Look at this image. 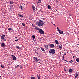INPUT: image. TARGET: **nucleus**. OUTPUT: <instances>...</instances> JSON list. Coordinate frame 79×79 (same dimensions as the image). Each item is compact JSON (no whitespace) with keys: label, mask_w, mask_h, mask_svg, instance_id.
I'll return each instance as SVG.
<instances>
[{"label":"nucleus","mask_w":79,"mask_h":79,"mask_svg":"<svg viewBox=\"0 0 79 79\" xmlns=\"http://www.w3.org/2000/svg\"><path fill=\"white\" fill-rule=\"evenodd\" d=\"M32 37L33 39H35V36L34 35H32Z\"/></svg>","instance_id":"c756f323"},{"label":"nucleus","mask_w":79,"mask_h":79,"mask_svg":"<svg viewBox=\"0 0 79 79\" xmlns=\"http://www.w3.org/2000/svg\"><path fill=\"white\" fill-rule=\"evenodd\" d=\"M37 26H44V22L41 20H39V21H38L36 23Z\"/></svg>","instance_id":"f257e3e1"},{"label":"nucleus","mask_w":79,"mask_h":79,"mask_svg":"<svg viewBox=\"0 0 79 79\" xmlns=\"http://www.w3.org/2000/svg\"><path fill=\"white\" fill-rule=\"evenodd\" d=\"M20 8L22 10H24V7L22 6H20Z\"/></svg>","instance_id":"f3484780"},{"label":"nucleus","mask_w":79,"mask_h":79,"mask_svg":"<svg viewBox=\"0 0 79 79\" xmlns=\"http://www.w3.org/2000/svg\"><path fill=\"white\" fill-rule=\"evenodd\" d=\"M18 40H15V41H18Z\"/></svg>","instance_id":"37998d69"},{"label":"nucleus","mask_w":79,"mask_h":79,"mask_svg":"<svg viewBox=\"0 0 79 79\" xmlns=\"http://www.w3.org/2000/svg\"><path fill=\"white\" fill-rule=\"evenodd\" d=\"M66 60L64 59V61H66Z\"/></svg>","instance_id":"49530a36"},{"label":"nucleus","mask_w":79,"mask_h":79,"mask_svg":"<svg viewBox=\"0 0 79 79\" xmlns=\"http://www.w3.org/2000/svg\"><path fill=\"white\" fill-rule=\"evenodd\" d=\"M37 77H38V79H40V76L39 75H38Z\"/></svg>","instance_id":"a878e982"},{"label":"nucleus","mask_w":79,"mask_h":79,"mask_svg":"<svg viewBox=\"0 0 79 79\" xmlns=\"http://www.w3.org/2000/svg\"><path fill=\"white\" fill-rule=\"evenodd\" d=\"M58 48H60V49H62L63 48V47H62V46L61 45V46L60 45L58 46Z\"/></svg>","instance_id":"f8f14e48"},{"label":"nucleus","mask_w":79,"mask_h":79,"mask_svg":"<svg viewBox=\"0 0 79 79\" xmlns=\"http://www.w3.org/2000/svg\"><path fill=\"white\" fill-rule=\"evenodd\" d=\"M22 25H23V26H24V27L26 26V25L23 23H22Z\"/></svg>","instance_id":"cd10ccee"},{"label":"nucleus","mask_w":79,"mask_h":79,"mask_svg":"<svg viewBox=\"0 0 79 79\" xmlns=\"http://www.w3.org/2000/svg\"><path fill=\"white\" fill-rule=\"evenodd\" d=\"M59 33L60 34H62L63 33V32L62 31L60 30L59 31Z\"/></svg>","instance_id":"ddd939ff"},{"label":"nucleus","mask_w":79,"mask_h":79,"mask_svg":"<svg viewBox=\"0 0 79 79\" xmlns=\"http://www.w3.org/2000/svg\"><path fill=\"white\" fill-rule=\"evenodd\" d=\"M16 47H17V48L19 49V50H21V48L20 47H19V46H17Z\"/></svg>","instance_id":"b1692460"},{"label":"nucleus","mask_w":79,"mask_h":79,"mask_svg":"<svg viewBox=\"0 0 79 79\" xmlns=\"http://www.w3.org/2000/svg\"><path fill=\"white\" fill-rule=\"evenodd\" d=\"M76 61H77V62H79V58H77L76 59Z\"/></svg>","instance_id":"4be33fe9"},{"label":"nucleus","mask_w":79,"mask_h":79,"mask_svg":"<svg viewBox=\"0 0 79 79\" xmlns=\"http://www.w3.org/2000/svg\"><path fill=\"white\" fill-rule=\"evenodd\" d=\"M31 79H35V77H31Z\"/></svg>","instance_id":"393cba45"},{"label":"nucleus","mask_w":79,"mask_h":79,"mask_svg":"<svg viewBox=\"0 0 79 79\" xmlns=\"http://www.w3.org/2000/svg\"><path fill=\"white\" fill-rule=\"evenodd\" d=\"M5 35H3L1 36V38L2 40H3L5 39Z\"/></svg>","instance_id":"423d86ee"},{"label":"nucleus","mask_w":79,"mask_h":79,"mask_svg":"<svg viewBox=\"0 0 79 79\" xmlns=\"http://www.w3.org/2000/svg\"><path fill=\"white\" fill-rule=\"evenodd\" d=\"M8 31H11L12 30V28H9L8 29Z\"/></svg>","instance_id":"bb28decb"},{"label":"nucleus","mask_w":79,"mask_h":79,"mask_svg":"<svg viewBox=\"0 0 79 79\" xmlns=\"http://www.w3.org/2000/svg\"><path fill=\"white\" fill-rule=\"evenodd\" d=\"M36 48L37 49V48Z\"/></svg>","instance_id":"3c124183"},{"label":"nucleus","mask_w":79,"mask_h":79,"mask_svg":"<svg viewBox=\"0 0 79 79\" xmlns=\"http://www.w3.org/2000/svg\"><path fill=\"white\" fill-rule=\"evenodd\" d=\"M2 2H3V0H1Z\"/></svg>","instance_id":"09e8293b"},{"label":"nucleus","mask_w":79,"mask_h":79,"mask_svg":"<svg viewBox=\"0 0 79 79\" xmlns=\"http://www.w3.org/2000/svg\"><path fill=\"white\" fill-rule=\"evenodd\" d=\"M55 43H56V44H59V43L58 42V40H55Z\"/></svg>","instance_id":"dca6fc26"},{"label":"nucleus","mask_w":79,"mask_h":79,"mask_svg":"<svg viewBox=\"0 0 79 79\" xmlns=\"http://www.w3.org/2000/svg\"><path fill=\"white\" fill-rule=\"evenodd\" d=\"M50 47H51V48H54L55 47V46L54 45V44H51L49 45Z\"/></svg>","instance_id":"9d476101"},{"label":"nucleus","mask_w":79,"mask_h":79,"mask_svg":"<svg viewBox=\"0 0 79 79\" xmlns=\"http://www.w3.org/2000/svg\"><path fill=\"white\" fill-rule=\"evenodd\" d=\"M57 30H58V31H59L60 30V29H59L58 27H57Z\"/></svg>","instance_id":"72a5a7b5"},{"label":"nucleus","mask_w":79,"mask_h":79,"mask_svg":"<svg viewBox=\"0 0 79 79\" xmlns=\"http://www.w3.org/2000/svg\"><path fill=\"white\" fill-rule=\"evenodd\" d=\"M65 61H66V62H68V61L67 60H65Z\"/></svg>","instance_id":"de8ad7c7"},{"label":"nucleus","mask_w":79,"mask_h":79,"mask_svg":"<svg viewBox=\"0 0 79 79\" xmlns=\"http://www.w3.org/2000/svg\"><path fill=\"white\" fill-rule=\"evenodd\" d=\"M35 29L36 30V31H37V30H38V31H39V29H40L39 28H38L37 27H35Z\"/></svg>","instance_id":"2eb2a0df"},{"label":"nucleus","mask_w":79,"mask_h":79,"mask_svg":"<svg viewBox=\"0 0 79 79\" xmlns=\"http://www.w3.org/2000/svg\"><path fill=\"white\" fill-rule=\"evenodd\" d=\"M48 47H49V45H45L44 49H45V50H47V49H48Z\"/></svg>","instance_id":"39448f33"},{"label":"nucleus","mask_w":79,"mask_h":79,"mask_svg":"<svg viewBox=\"0 0 79 79\" xmlns=\"http://www.w3.org/2000/svg\"><path fill=\"white\" fill-rule=\"evenodd\" d=\"M33 59H34V60L35 61H38L39 60V59H37V57H34L33 58Z\"/></svg>","instance_id":"0eeeda50"},{"label":"nucleus","mask_w":79,"mask_h":79,"mask_svg":"<svg viewBox=\"0 0 79 79\" xmlns=\"http://www.w3.org/2000/svg\"><path fill=\"white\" fill-rule=\"evenodd\" d=\"M38 32H39L40 34H44V31H43L42 29L40 28L38 31Z\"/></svg>","instance_id":"7ed1b4c3"},{"label":"nucleus","mask_w":79,"mask_h":79,"mask_svg":"<svg viewBox=\"0 0 79 79\" xmlns=\"http://www.w3.org/2000/svg\"><path fill=\"white\" fill-rule=\"evenodd\" d=\"M48 9H51V6L50 5H48Z\"/></svg>","instance_id":"aec40b11"},{"label":"nucleus","mask_w":79,"mask_h":79,"mask_svg":"<svg viewBox=\"0 0 79 79\" xmlns=\"http://www.w3.org/2000/svg\"><path fill=\"white\" fill-rule=\"evenodd\" d=\"M1 67L2 68H4V65H3L2 64L1 66Z\"/></svg>","instance_id":"c85d7f7f"},{"label":"nucleus","mask_w":79,"mask_h":79,"mask_svg":"<svg viewBox=\"0 0 79 79\" xmlns=\"http://www.w3.org/2000/svg\"><path fill=\"white\" fill-rule=\"evenodd\" d=\"M56 3H58V0H56Z\"/></svg>","instance_id":"f704fd0d"},{"label":"nucleus","mask_w":79,"mask_h":79,"mask_svg":"<svg viewBox=\"0 0 79 79\" xmlns=\"http://www.w3.org/2000/svg\"><path fill=\"white\" fill-rule=\"evenodd\" d=\"M4 40V41H6V40L5 39H3V40Z\"/></svg>","instance_id":"4c0bfd02"},{"label":"nucleus","mask_w":79,"mask_h":79,"mask_svg":"<svg viewBox=\"0 0 79 79\" xmlns=\"http://www.w3.org/2000/svg\"><path fill=\"white\" fill-rule=\"evenodd\" d=\"M11 56H12L13 59V60H14V61H16L17 58L14 55H12Z\"/></svg>","instance_id":"20e7f679"},{"label":"nucleus","mask_w":79,"mask_h":79,"mask_svg":"<svg viewBox=\"0 0 79 79\" xmlns=\"http://www.w3.org/2000/svg\"><path fill=\"white\" fill-rule=\"evenodd\" d=\"M13 6V5H11V6Z\"/></svg>","instance_id":"79ce46f5"},{"label":"nucleus","mask_w":79,"mask_h":79,"mask_svg":"<svg viewBox=\"0 0 79 79\" xmlns=\"http://www.w3.org/2000/svg\"><path fill=\"white\" fill-rule=\"evenodd\" d=\"M57 30H58V31H59L60 30V29H59L58 27H57Z\"/></svg>","instance_id":"473e14b6"},{"label":"nucleus","mask_w":79,"mask_h":79,"mask_svg":"<svg viewBox=\"0 0 79 79\" xmlns=\"http://www.w3.org/2000/svg\"><path fill=\"white\" fill-rule=\"evenodd\" d=\"M73 71V69H70L69 70V73H71Z\"/></svg>","instance_id":"6ab92c4d"},{"label":"nucleus","mask_w":79,"mask_h":79,"mask_svg":"<svg viewBox=\"0 0 79 79\" xmlns=\"http://www.w3.org/2000/svg\"><path fill=\"white\" fill-rule=\"evenodd\" d=\"M57 30H58V31H59L60 30V29H59L58 27H57Z\"/></svg>","instance_id":"2f4dec72"},{"label":"nucleus","mask_w":79,"mask_h":79,"mask_svg":"<svg viewBox=\"0 0 79 79\" xmlns=\"http://www.w3.org/2000/svg\"><path fill=\"white\" fill-rule=\"evenodd\" d=\"M41 3V0H38L37 5L39 6V3Z\"/></svg>","instance_id":"1a4fd4ad"},{"label":"nucleus","mask_w":79,"mask_h":79,"mask_svg":"<svg viewBox=\"0 0 79 79\" xmlns=\"http://www.w3.org/2000/svg\"><path fill=\"white\" fill-rule=\"evenodd\" d=\"M32 9L33 10H35V6L34 5H32Z\"/></svg>","instance_id":"9b49d317"},{"label":"nucleus","mask_w":79,"mask_h":79,"mask_svg":"<svg viewBox=\"0 0 79 79\" xmlns=\"http://www.w3.org/2000/svg\"><path fill=\"white\" fill-rule=\"evenodd\" d=\"M54 26H55V24H54Z\"/></svg>","instance_id":"8fccbe9b"},{"label":"nucleus","mask_w":79,"mask_h":79,"mask_svg":"<svg viewBox=\"0 0 79 79\" xmlns=\"http://www.w3.org/2000/svg\"><path fill=\"white\" fill-rule=\"evenodd\" d=\"M0 79H1V76H0Z\"/></svg>","instance_id":"c03bdc74"},{"label":"nucleus","mask_w":79,"mask_h":79,"mask_svg":"<svg viewBox=\"0 0 79 79\" xmlns=\"http://www.w3.org/2000/svg\"><path fill=\"white\" fill-rule=\"evenodd\" d=\"M19 65H18L17 66H15V68L16 69V68H18V67H19Z\"/></svg>","instance_id":"7c9ffc66"},{"label":"nucleus","mask_w":79,"mask_h":79,"mask_svg":"<svg viewBox=\"0 0 79 79\" xmlns=\"http://www.w3.org/2000/svg\"><path fill=\"white\" fill-rule=\"evenodd\" d=\"M64 55H66V53H64Z\"/></svg>","instance_id":"c9c22d12"},{"label":"nucleus","mask_w":79,"mask_h":79,"mask_svg":"<svg viewBox=\"0 0 79 79\" xmlns=\"http://www.w3.org/2000/svg\"><path fill=\"white\" fill-rule=\"evenodd\" d=\"M63 58H64V56H63V57H62Z\"/></svg>","instance_id":"e433bc0d"},{"label":"nucleus","mask_w":79,"mask_h":79,"mask_svg":"<svg viewBox=\"0 0 79 79\" xmlns=\"http://www.w3.org/2000/svg\"><path fill=\"white\" fill-rule=\"evenodd\" d=\"M40 48L42 51H43V52H45V50H44V48H43L42 47H41Z\"/></svg>","instance_id":"412c9836"},{"label":"nucleus","mask_w":79,"mask_h":79,"mask_svg":"<svg viewBox=\"0 0 79 79\" xmlns=\"http://www.w3.org/2000/svg\"><path fill=\"white\" fill-rule=\"evenodd\" d=\"M69 63H72V62H71V61H69Z\"/></svg>","instance_id":"58836bf2"},{"label":"nucleus","mask_w":79,"mask_h":79,"mask_svg":"<svg viewBox=\"0 0 79 79\" xmlns=\"http://www.w3.org/2000/svg\"><path fill=\"white\" fill-rule=\"evenodd\" d=\"M78 77V74H76L75 76V78H77V77Z\"/></svg>","instance_id":"5701e85b"},{"label":"nucleus","mask_w":79,"mask_h":79,"mask_svg":"<svg viewBox=\"0 0 79 79\" xmlns=\"http://www.w3.org/2000/svg\"><path fill=\"white\" fill-rule=\"evenodd\" d=\"M18 16L19 17H20V18H23V16L21 15H20V14H18Z\"/></svg>","instance_id":"4468645a"},{"label":"nucleus","mask_w":79,"mask_h":79,"mask_svg":"<svg viewBox=\"0 0 79 79\" xmlns=\"http://www.w3.org/2000/svg\"><path fill=\"white\" fill-rule=\"evenodd\" d=\"M15 39H16V38H17V37H15Z\"/></svg>","instance_id":"a18cd8bd"},{"label":"nucleus","mask_w":79,"mask_h":79,"mask_svg":"<svg viewBox=\"0 0 79 79\" xmlns=\"http://www.w3.org/2000/svg\"><path fill=\"white\" fill-rule=\"evenodd\" d=\"M64 60V58H63L62 60Z\"/></svg>","instance_id":"a19ab883"},{"label":"nucleus","mask_w":79,"mask_h":79,"mask_svg":"<svg viewBox=\"0 0 79 79\" xmlns=\"http://www.w3.org/2000/svg\"><path fill=\"white\" fill-rule=\"evenodd\" d=\"M22 68V67H20V68Z\"/></svg>","instance_id":"603ef678"},{"label":"nucleus","mask_w":79,"mask_h":79,"mask_svg":"<svg viewBox=\"0 0 79 79\" xmlns=\"http://www.w3.org/2000/svg\"><path fill=\"white\" fill-rule=\"evenodd\" d=\"M1 47H5V43L3 42H2L1 44Z\"/></svg>","instance_id":"6e6552de"},{"label":"nucleus","mask_w":79,"mask_h":79,"mask_svg":"<svg viewBox=\"0 0 79 79\" xmlns=\"http://www.w3.org/2000/svg\"><path fill=\"white\" fill-rule=\"evenodd\" d=\"M14 3H15V2H13V1H10L9 2V3L11 4H11H13Z\"/></svg>","instance_id":"a211bd4d"},{"label":"nucleus","mask_w":79,"mask_h":79,"mask_svg":"<svg viewBox=\"0 0 79 79\" xmlns=\"http://www.w3.org/2000/svg\"><path fill=\"white\" fill-rule=\"evenodd\" d=\"M71 61H72V62H73V60H71Z\"/></svg>","instance_id":"ea45409f"},{"label":"nucleus","mask_w":79,"mask_h":79,"mask_svg":"<svg viewBox=\"0 0 79 79\" xmlns=\"http://www.w3.org/2000/svg\"><path fill=\"white\" fill-rule=\"evenodd\" d=\"M49 53H50V55H53V54H55V50L53 49H51L49 52Z\"/></svg>","instance_id":"f03ea898"}]
</instances>
